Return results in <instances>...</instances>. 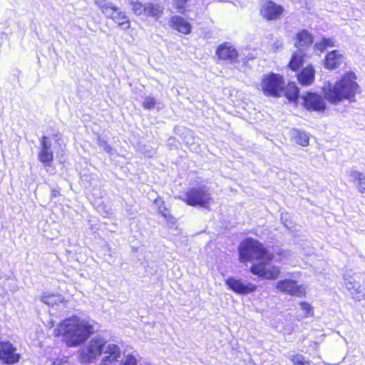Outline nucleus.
I'll list each match as a JSON object with an SVG mask.
<instances>
[{
	"mask_svg": "<svg viewBox=\"0 0 365 365\" xmlns=\"http://www.w3.org/2000/svg\"><path fill=\"white\" fill-rule=\"evenodd\" d=\"M239 260L241 263L254 262L259 259L272 261L273 254L269 252L259 241L247 238L243 240L238 248Z\"/></svg>",
	"mask_w": 365,
	"mask_h": 365,
	"instance_id": "nucleus-3",
	"label": "nucleus"
},
{
	"mask_svg": "<svg viewBox=\"0 0 365 365\" xmlns=\"http://www.w3.org/2000/svg\"><path fill=\"white\" fill-rule=\"evenodd\" d=\"M293 138L295 142L302 146H307L309 144V137L304 132L295 130L293 134Z\"/></svg>",
	"mask_w": 365,
	"mask_h": 365,
	"instance_id": "nucleus-28",
	"label": "nucleus"
},
{
	"mask_svg": "<svg viewBox=\"0 0 365 365\" xmlns=\"http://www.w3.org/2000/svg\"><path fill=\"white\" fill-rule=\"evenodd\" d=\"M302 99L303 104L307 110L322 112L326 109L324 98L315 93L308 92L302 96Z\"/></svg>",
	"mask_w": 365,
	"mask_h": 365,
	"instance_id": "nucleus-12",
	"label": "nucleus"
},
{
	"mask_svg": "<svg viewBox=\"0 0 365 365\" xmlns=\"http://www.w3.org/2000/svg\"><path fill=\"white\" fill-rule=\"evenodd\" d=\"M169 24L172 29L183 34H188L191 32L192 26L190 23L180 16H172Z\"/></svg>",
	"mask_w": 365,
	"mask_h": 365,
	"instance_id": "nucleus-18",
	"label": "nucleus"
},
{
	"mask_svg": "<svg viewBox=\"0 0 365 365\" xmlns=\"http://www.w3.org/2000/svg\"><path fill=\"white\" fill-rule=\"evenodd\" d=\"M349 176L358 191L361 193H365V175L362 173L351 170L349 172Z\"/></svg>",
	"mask_w": 365,
	"mask_h": 365,
	"instance_id": "nucleus-22",
	"label": "nucleus"
},
{
	"mask_svg": "<svg viewBox=\"0 0 365 365\" xmlns=\"http://www.w3.org/2000/svg\"><path fill=\"white\" fill-rule=\"evenodd\" d=\"M60 156L58 155V153H56V158H59Z\"/></svg>",
	"mask_w": 365,
	"mask_h": 365,
	"instance_id": "nucleus-42",
	"label": "nucleus"
},
{
	"mask_svg": "<svg viewBox=\"0 0 365 365\" xmlns=\"http://www.w3.org/2000/svg\"><path fill=\"white\" fill-rule=\"evenodd\" d=\"M276 289L282 293L298 297H304L306 293L305 285H299L295 280L289 279L278 281L276 284Z\"/></svg>",
	"mask_w": 365,
	"mask_h": 365,
	"instance_id": "nucleus-9",
	"label": "nucleus"
},
{
	"mask_svg": "<svg viewBox=\"0 0 365 365\" xmlns=\"http://www.w3.org/2000/svg\"><path fill=\"white\" fill-rule=\"evenodd\" d=\"M336 46V40L333 38H323L320 41L314 44L316 50L322 52L329 48H332Z\"/></svg>",
	"mask_w": 365,
	"mask_h": 365,
	"instance_id": "nucleus-26",
	"label": "nucleus"
},
{
	"mask_svg": "<svg viewBox=\"0 0 365 365\" xmlns=\"http://www.w3.org/2000/svg\"><path fill=\"white\" fill-rule=\"evenodd\" d=\"M164 12V7L157 3L145 4V16L158 20Z\"/></svg>",
	"mask_w": 365,
	"mask_h": 365,
	"instance_id": "nucleus-21",
	"label": "nucleus"
},
{
	"mask_svg": "<svg viewBox=\"0 0 365 365\" xmlns=\"http://www.w3.org/2000/svg\"><path fill=\"white\" fill-rule=\"evenodd\" d=\"M155 205L158 207V212L165 218L170 217L168 210L165 207L163 200L158 198L155 200Z\"/></svg>",
	"mask_w": 365,
	"mask_h": 365,
	"instance_id": "nucleus-29",
	"label": "nucleus"
},
{
	"mask_svg": "<svg viewBox=\"0 0 365 365\" xmlns=\"http://www.w3.org/2000/svg\"><path fill=\"white\" fill-rule=\"evenodd\" d=\"M281 48H282V42L281 41H279V40L276 41L272 45V49L274 51H278Z\"/></svg>",
	"mask_w": 365,
	"mask_h": 365,
	"instance_id": "nucleus-38",
	"label": "nucleus"
},
{
	"mask_svg": "<svg viewBox=\"0 0 365 365\" xmlns=\"http://www.w3.org/2000/svg\"><path fill=\"white\" fill-rule=\"evenodd\" d=\"M282 85H284L282 77L271 73L263 77L260 86L264 95L277 97L282 95Z\"/></svg>",
	"mask_w": 365,
	"mask_h": 365,
	"instance_id": "nucleus-8",
	"label": "nucleus"
},
{
	"mask_svg": "<svg viewBox=\"0 0 365 365\" xmlns=\"http://www.w3.org/2000/svg\"><path fill=\"white\" fill-rule=\"evenodd\" d=\"M105 345L106 340L103 337H93L78 351L80 361L83 364L94 362L103 354Z\"/></svg>",
	"mask_w": 365,
	"mask_h": 365,
	"instance_id": "nucleus-4",
	"label": "nucleus"
},
{
	"mask_svg": "<svg viewBox=\"0 0 365 365\" xmlns=\"http://www.w3.org/2000/svg\"><path fill=\"white\" fill-rule=\"evenodd\" d=\"M20 356L10 342H0V359L6 364L19 361Z\"/></svg>",
	"mask_w": 365,
	"mask_h": 365,
	"instance_id": "nucleus-14",
	"label": "nucleus"
},
{
	"mask_svg": "<svg viewBox=\"0 0 365 365\" xmlns=\"http://www.w3.org/2000/svg\"><path fill=\"white\" fill-rule=\"evenodd\" d=\"M289 101H295L299 96V90L294 83H289L284 88L282 86V93Z\"/></svg>",
	"mask_w": 365,
	"mask_h": 365,
	"instance_id": "nucleus-25",
	"label": "nucleus"
},
{
	"mask_svg": "<svg viewBox=\"0 0 365 365\" xmlns=\"http://www.w3.org/2000/svg\"><path fill=\"white\" fill-rule=\"evenodd\" d=\"M272 261L259 259L254 262L250 268V272L259 277L273 280L278 278L280 274V268L271 264Z\"/></svg>",
	"mask_w": 365,
	"mask_h": 365,
	"instance_id": "nucleus-7",
	"label": "nucleus"
},
{
	"mask_svg": "<svg viewBox=\"0 0 365 365\" xmlns=\"http://www.w3.org/2000/svg\"><path fill=\"white\" fill-rule=\"evenodd\" d=\"M41 301L48 305H54L64 302L63 297L60 294H51L49 292L43 293L41 297Z\"/></svg>",
	"mask_w": 365,
	"mask_h": 365,
	"instance_id": "nucleus-24",
	"label": "nucleus"
},
{
	"mask_svg": "<svg viewBox=\"0 0 365 365\" xmlns=\"http://www.w3.org/2000/svg\"><path fill=\"white\" fill-rule=\"evenodd\" d=\"M314 69L312 66H309L303 68L298 74L297 78L301 85L309 86L312 84L314 81Z\"/></svg>",
	"mask_w": 365,
	"mask_h": 365,
	"instance_id": "nucleus-19",
	"label": "nucleus"
},
{
	"mask_svg": "<svg viewBox=\"0 0 365 365\" xmlns=\"http://www.w3.org/2000/svg\"><path fill=\"white\" fill-rule=\"evenodd\" d=\"M356 79L354 73L347 72L334 83L328 82L322 87L324 98L333 105H338L345 101L355 102L356 95L360 93V86Z\"/></svg>",
	"mask_w": 365,
	"mask_h": 365,
	"instance_id": "nucleus-2",
	"label": "nucleus"
},
{
	"mask_svg": "<svg viewBox=\"0 0 365 365\" xmlns=\"http://www.w3.org/2000/svg\"><path fill=\"white\" fill-rule=\"evenodd\" d=\"M327 365H334V364H326Z\"/></svg>",
	"mask_w": 365,
	"mask_h": 365,
	"instance_id": "nucleus-44",
	"label": "nucleus"
},
{
	"mask_svg": "<svg viewBox=\"0 0 365 365\" xmlns=\"http://www.w3.org/2000/svg\"><path fill=\"white\" fill-rule=\"evenodd\" d=\"M291 361L294 365H312L310 361L307 360L302 354H296L292 356Z\"/></svg>",
	"mask_w": 365,
	"mask_h": 365,
	"instance_id": "nucleus-31",
	"label": "nucleus"
},
{
	"mask_svg": "<svg viewBox=\"0 0 365 365\" xmlns=\"http://www.w3.org/2000/svg\"><path fill=\"white\" fill-rule=\"evenodd\" d=\"M53 365H69V364L66 360L58 359L53 361Z\"/></svg>",
	"mask_w": 365,
	"mask_h": 365,
	"instance_id": "nucleus-39",
	"label": "nucleus"
},
{
	"mask_svg": "<svg viewBox=\"0 0 365 365\" xmlns=\"http://www.w3.org/2000/svg\"><path fill=\"white\" fill-rule=\"evenodd\" d=\"M132 10L134 14L137 16H145V4H143L140 2L135 1L131 3Z\"/></svg>",
	"mask_w": 365,
	"mask_h": 365,
	"instance_id": "nucleus-30",
	"label": "nucleus"
},
{
	"mask_svg": "<svg viewBox=\"0 0 365 365\" xmlns=\"http://www.w3.org/2000/svg\"><path fill=\"white\" fill-rule=\"evenodd\" d=\"M284 9L273 1H267L264 3L260 10L262 16L267 20H276L279 19L283 14Z\"/></svg>",
	"mask_w": 365,
	"mask_h": 365,
	"instance_id": "nucleus-13",
	"label": "nucleus"
},
{
	"mask_svg": "<svg viewBox=\"0 0 365 365\" xmlns=\"http://www.w3.org/2000/svg\"><path fill=\"white\" fill-rule=\"evenodd\" d=\"M41 150L39 153L40 160H53V149L51 147V143L46 136H43L41 141Z\"/></svg>",
	"mask_w": 365,
	"mask_h": 365,
	"instance_id": "nucleus-20",
	"label": "nucleus"
},
{
	"mask_svg": "<svg viewBox=\"0 0 365 365\" xmlns=\"http://www.w3.org/2000/svg\"><path fill=\"white\" fill-rule=\"evenodd\" d=\"M103 354L101 365H112L119 361L122 355L120 347L113 343L106 344Z\"/></svg>",
	"mask_w": 365,
	"mask_h": 365,
	"instance_id": "nucleus-11",
	"label": "nucleus"
},
{
	"mask_svg": "<svg viewBox=\"0 0 365 365\" xmlns=\"http://www.w3.org/2000/svg\"><path fill=\"white\" fill-rule=\"evenodd\" d=\"M182 200L189 205L205 208H208L213 201L210 193L205 187L189 189Z\"/></svg>",
	"mask_w": 365,
	"mask_h": 365,
	"instance_id": "nucleus-6",
	"label": "nucleus"
},
{
	"mask_svg": "<svg viewBox=\"0 0 365 365\" xmlns=\"http://www.w3.org/2000/svg\"><path fill=\"white\" fill-rule=\"evenodd\" d=\"M156 105V100L152 96H146L144 98L143 106L145 109L150 110L153 109Z\"/></svg>",
	"mask_w": 365,
	"mask_h": 365,
	"instance_id": "nucleus-34",
	"label": "nucleus"
},
{
	"mask_svg": "<svg viewBox=\"0 0 365 365\" xmlns=\"http://www.w3.org/2000/svg\"><path fill=\"white\" fill-rule=\"evenodd\" d=\"M138 361L135 356L131 354L125 355L120 361V365H137Z\"/></svg>",
	"mask_w": 365,
	"mask_h": 365,
	"instance_id": "nucleus-33",
	"label": "nucleus"
},
{
	"mask_svg": "<svg viewBox=\"0 0 365 365\" xmlns=\"http://www.w3.org/2000/svg\"><path fill=\"white\" fill-rule=\"evenodd\" d=\"M280 255H282L283 257L288 258L291 256V252L289 250H283L282 252L279 253Z\"/></svg>",
	"mask_w": 365,
	"mask_h": 365,
	"instance_id": "nucleus-40",
	"label": "nucleus"
},
{
	"mask_svg": "<svg viewBox=\"0 0 365 365\" xmlns=\"http://www.w3.org/2000/svg\"><path fill=\"white\" fill-rule=\"evenodd\" d=\"M95 3L106 17L112 19L122 29L130 28V23L128 18L111 2L106 0H96Z\"/></svg>",
	"mask_w": 365,
	"mask_h": 365,
	"instance_id": "nucleus-5",
	"label": "nucleus"
},
{
	"mask_svg": "<svg viewBox=\"0 0 365 365\" xmlns=\"http://www.w3.org/2000/svg\"><path fill=\"white\" fill-rule=\"evenodd\" d=\"M216 53L220 59L229 61L231 63L236 61L238 57L237 50L229 43H225L218 46Z\"/></svg>",
	"mask_w": 365,
	"mask_h": 365,
	"instance_id": "nucleus-17",
	"label": "nucleus"
},
{
	"mask_svg": "<svg viewBox=\"0 0 365 365\" xmlns=\"http://www.w3.org/2000/svg\"><path fill=\"white\" fill-rule=\"evenodd\" d=\"M225 282L229 289L240 295L251 294L255 292L257 287L251 282H243L242 279H237L234 277H228Z\"/></svg>",
	"mask_w": 365,
	"mask_h": 365,
	"instance_id": "nucleus-10",
	"label": "nucleus"
},
{
	"mask_svg": "<svg viewBox=\"0 0 365 365\" xmlns=\"http://www.w3.org/2000/svg\"><path fill=\"white\" fill-rule=\"evenodd\" d=\"M95 322L92 319L72 316L63 320L53 330L55 336H62L68 347H77L84 344L95 332Z\"/></svg>",
	"mask_w": 365,
	"mask_h": 365,
	"instance_id": "nucleus-1",
	"label": "nucleus"
},
{
	"mask_svg": "<svg viewBox=\"0 0 365 365\" xmlns=\"http://www.w3.org/2000/svg\"><path fill=\"white\" fill-rule=\"evenodd\" d=\"M282 220H283L284 222V226L287 228V229H292L293 227L292 226V222L291 221H288L287 220V215L285 214V215H282Z\"/></svg>",
	"mask_w": 365,
	"mask_h": 365,
	"instance_id": "nucleus-37",
	"label": "nucleus"
},
{
	"mask_svg": "<svg viewBox=\"0 0 365 365\" xmlns=\"http://www.w3.org/2000/svg\"><path fill=\"white\" fill-rule=\"evenodd\" d=\"M344 284L346 289L352 294L353 297L357 301H361L364 299L363 289L359 282H356L351 273H346L344 277Z\"/></svg>",
	"mask_w": 365,
	"mask_h": 365,
	"instance_id": "nucleus-15",
	"label": "nucleus"
},
{
	"mask_svg": "<svg viewBox=\"0 0 365 365\" xmlns=\"http://www.w3.org/2000/svg\"><path fill=\"white\" fill-rule=\"evenodd\" d=\"M302 63L303 53L302 51H298L293 54L289 61V66L292 71H296L302 66Z\"/></svg>",
	"mask_w": 365,
	"mask_h": 365,
	"instance_id": "nucleus-27",
	"label": "nucleus"
},
{
	"mask_svg": "<svg viewBox=\"0 0 365 365\" xmlns=\"http://www.w3.org/2000/svg\"><path fill=\"white\" fill-rule=\"evenodd\" d=\"M300 309L303 312L304 317L313 315L312 307L310 304L303 302L299 304Z\"/></svg>",
	"mask_w": 365,
	"mask_h": 365,
	"instance_id": "nucleus-32",
	"label": "nucleus"
},
{
	"mask_svg": "<svg viewBox=\"0 0 365 365\" xmlns=\"http://www.w3.org/2000/svg\"><path fill=\"white\" fill-rule=\"evenodd\" d=\"M98 143L105 151L110 152V148L104 140L99 138L98 139Z\"/></svg>",
	"mask_w": 365,
	"mask_h": 365,
	"instance_id": "nucleus-36",
	"label": "nucleus"
},
{
	"mask_svg": "<svg viewBox=\"0 0 365 365\" xmlns=\"http://www.w3.org/2000/svg\"><path fill=\"white\" fill-rule=\"evenodd\" d=\"M187 2V0H174L175 8L179 12H182L184 11Z\"/></svg>",
	"mask_w": 365,
	"mask_h": 365,
	"instance_id": "nucleus-35",
	"label": "nucleus"
},
{
	"mask_svg": "<svg viewBox=\"0 0 365 365\" xmlns=\"http://www.w3.org/2000/svg\"><path fill=\"white\" fill-rule=\"evenodd\" d=\"M297 41L296 43L297 47L299 51H301L304 48L311 45L313 41L312 35L307 31L302 30L300 31L297 36Z\"/></svg>",
	"mask_w": 365,
	"mask_h": 365,
	"instance_id": "nucleus-23",
	"label": "nucleus"
},
{
	"mask_svg": "<svg viewBox=\"0 0 365 365\" xmlns=\"http://www.w3.org/2000/svg\"><path fill=\"white\" fill-rule=\"evenodd\" d=\"M344 54L339 50H334L327 54L324 66L327 69H335L344 63Z\"/></svg>",
	"mask_w": 365,
	"mask_h": 365,
	"instance_id": "nucleus-16",
	"label": "nucleus"
},
{
	"mask_svg": "<svg viewBox=\"0 0 365 365\" xmlns=\"http://www.w3.org/2000/svg\"><path fill=\"white\" fill-rule=\"evenodd\" d=\"M44 163H46V164L45 165V166H48L50 165V162L51 161H48V160H46V161H43Z\"/></svg>",
	"mask_w": 365,
	"mask_h": 365,
	"instance_id": "nucleus-41",
	"label": "nucleus"
},
{
	"mask_svg": "<svg viewBox=\"0 0 365 365\" xmlns=\"http://www.w3.org/2000/svg\"><path fill=\"white\" fill-rule=\"evenodd\" d=\"M56 195H57L56 192L53 191V195L56 196Z\"/></svg>",
	"mask_w": 365,
	"mask_h": 365,
	"instance_id": "nucleus-43",
	"label": "nucleus"
}]
</instances>
